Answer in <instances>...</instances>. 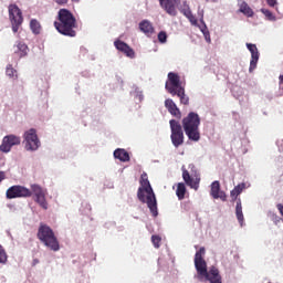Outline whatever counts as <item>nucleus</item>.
I'll use <instances>...</instances> for the list:
<instances>
[{
  "label": "nucleus",
  "mask_w": 283,
  "mask_h": 283,
  "mask_svg": "<svg viewBox=\"0 0 283 283\" xmlns=\"http://www.w3.org/2000/svg\"><path fill=\"white\" fill-rule=\"evenodd\" d=\"M8 262V253L3 245L0 244V264H6Z\"/></svg>",
  "instance_id": "c756f323"
},
{
  "label": "nucleus",
  "mask_w": 283,
  "mask_h": 283,
  "mask_svg": "<svg viewBox=\"0 0 283 283\" xmlns=\"http://www.w3.org/2000/svg\"><path fill=\"white\" fill-rule=\"evenodd\" d=\"M6 74H7V76H9V78H13V81H17L19 78V75L17 74V70H14V67H12V64H9L7 66Z\"/></svg>",
  "instance_id": "a878e982"
},
{
  "label": "nucleus",
  "mask_w": 283,
  "mask_h": 283,
  "mask_svg": "<svg viewBox=\"0 0 283 283\" xmlns=\"http://www.w3.org/2000/svg\"><path fill=\"white\" fill-rule=\"evenodd\" d=\"M263 13H265V17H273V13L269 10H262Z\"/></svg>",
  "instance_id": "ea45409f"
},
{
  "label": "nucleus",
  "mask_w": 283,
  "mask_h": 283,
  "mask_svg": "<svg viewBox=\"0 0 283 283\" xmlns=\"http://www.w3.org/2000/svg\"><path fill=\"white\" fill-rule=\"evenodd\" d=\"M205 248H200L199 251L195 254V268L198 273V279L202 282L210 283H222V276L220 275V271L216 266H211L210 270H207V261H205Z\"/></svg>",
  "instance_id": "f257e3e1"
},
{
  "label": "nucleus",
  "mask_w": 283,
  "mask_h": 283,
  "mask_svg": "<svg viewBox=\"0 0 283 283\" xmlns=\"http://www.w3.org/2000/svg\"><path fill=\"white\" fill-rule=\"evenodd\" d=\"M9 20L11 23L12 32L17 34L19 32V28L23 25V11L19 8V6L12 3L8 7Z\"/></svg>",
  "instance_id": "6e6552de"
},
{
  "label": "nucleus",
  "mask_w": 283,
  "mask_h": 283,
  "mask_svg": "<svg viewBox=\"0 0 283 283\" xmlns=\"http://www.w3.org/2000/svg\"><path fill=\"white\" fill-rule=\"evenodd\" d=\"M203 23V28H207V24H205V22H202Z\"/></svg>",
  "instance_id": "a18cd8bd"
},
{
  "label": "nucleus",
  "mask_w": 283,
  "mask_h": 283,
  "mask_svg": "<svg viewBox=\"0 0 283 283\" xmlns=\"http://www.w3.org/2000/svg\"><path fill=\"white\" fill-rule=\"evenodd\" d=\"M6 196L8 200H13L14 198H31L32 191L23 186H12L7 190Z\"/></svg>",
  "instance_id": "9d476101"
},
{
  "label": "nucleus",
  "mask_w": 283,
  "mask_h": 283,
  "mask_svg": "<svg viewBox=\"0 0 283 283\" xmlns=\"http://www.w3.org/2000/svg\"><path fill=\"white\" fill-rule=\"evenodd\" d=\"M139 30L146 34V36H151L155 32L154 24H151L149 20H143L139 22Z\"/></svg>",
  "instance_id": "f3484780"
},
{
  "label": "nucleus",
  "mask_w": 283,
  "mask_h": 283,
  "mask_svg": "<svg viewBox=\"0 0 283 283\" xmlns=\"http://www.w3.org/2000/svg\"><path fill=\"white\" fill-rule=\"evenodd\" d=\"M163 0H159V3L161 2Z\"/></svg>",
  "instance_id": "09e8293b"
},
{
  "label": "nucleus",
  "mask_w": 283,
  "mask_h": 283,
  "mask_svg": "<svg viewBox=\"0 0 283 283\" xmlns=\"http://www.w3.org/2000/svg\"><path fill=\"white\" fill-rule=\"evenodd\" d=\"M200 22H201V23H205V20L201 19Z\"/></svg>",
  "instance_id": "c03bdc74"
},
{
  "label": "nucleus",
  "mask_w": 283,
  "mask_h": 283,
  "mask_svg": "<svg viewBox=\"0 0 283 283\" xmlns=\"http://www.w3.org/2000/svg\"><path fill=\"white\" fill-rule=\"evenodd\" d=\"M54 28L63 36H76V18L67 9H60L57 12V21L54 22Z\"/></svg>",
  "instance_id": "7ed1b4c3"
},
{
  "label": "nucleus",
  "mask_w": 283,
  "mask_h": 283,
  "mask_svg": "<svg viewBox=\"0 0 283 283\" xmlns=\"http://www.w3.org/2000/svg\"><path fill=\"white\" fill-rule=\"evenodd\" d=\"M235 216L240 227H244V213L242 212V199L237 200Z\"/></svg>",
  "instance_id": "6ab92c4d"
},
{
  "label": "nucleus",
  "mask_w": 283,
  "mask_h": 283,
  "mask_svg": "<svg viewBox=\"0 0 283 283\" xmlns=\"http://www.w3.org/2000/svg\"><path fill=\"white\" fill-rule=\"evenodd\" d=\"M139 182L142 187H139L137 191L138 200H140L143 205H147L154 218H158V201H156V193H154L147 172L142 174Z\"/></svg>",
  "instance_id": "f03ea898"
},
{
  "label": "nucleus",
  "mask_w": 283,
  "mask_h": 283,
  "mask_svg": "<svg viewBox=\"0 0 283 283\" xmlns=\"http://www.w3.org/2000/svg\"><path fill=\"white\" fill-rule=\"evenodd\" d=\"M182 179L190 187L191 189H195V191H198L200 188V177H196L195 179L191 178V175H189L188 170H182Z\"/></svg>",
  "instance_id": "4468645a"
},
{
  "label": "nucleus",
  "mask_w": 283,
  "mask_h": 283,
  "mask_svg": "<svg viewBox=\"0 0 283 283\" xmlns=\"http://www.w3.org/2000/svg\"><path fill=\"white\" fill-rule=\"evenodd\" d=\"M166 90L171 96H178L181 105H189V97L185 94V87L182 86V83H180V76L177 73H168Z\"/></svg>",
  "instance_id": "423d86ee"
},
{
  "label": "nucleus",
  "mask_w": 283,
  "mask_h": 283,
  "mask_svg": "<svg viewBox=\"0 0 283 283\" xmlns=\"http://www.w3.org/2000/svg\"><path fill=\"white\" fill-rule=\"evenodd\" d=\"M57 6H66L69 0H54Z\"/></svg>",
  "instance_id": "e433bc0d"
},
{
  "label": "nucleus",
  "mask_w": 283,
  "mask_h": 283,
  "mask_svg": "<svg viewBox=\"0 0 283 283\" xmlns=\"http://www.w3.org/2000/svg\"><path fill=\"white\" fill-rule=\"evenodd\" d=\"M114 45L118 52H122L125 56H128V59H134V56H136V52H134V49H132L127 43L116 40Z\"/></svg>",
  "instance_id": "f8f14e48"
},
{
  "label": "nucleus",
  "mask_w": 283,
  "mask_h": 283,
  "mask_svg": "<svg viewBox=\"0 0 283 283\" xmlns=\"http://www.w3.org/2000/svg\"><path fill=\"white\" fill-rule=\"evenodd\" d=\"M114 158H117L120 163H129V153L123 148H117L114 151Z\"/></svg>",
  "instance_id": "aec40b11"
},
{
  "label": "nucleus",
  "mask_w": 283,
  "mask_h": 283,
  "mask_svg": "<svg viewBox=\"0 0 283 283\" xmlns=\"http://www.w3.org/2000/svg\"><path fill=\"white\" fill-rule=\"evenodd\" d=\"M182 128L189 140L198 143L200 140V115L198 113L190 112L182 118Z\"/></svg>",
  "instance_id": "20e7f679"
},
{
  "label": "nucleus",
  "mask_w": 283,
  "mask_h": 283,
  "mask_svg": "<svg viewBox=\"0 0 283 283\" xmlns=\"http://www.w3.org/2000/svg\"><path fill=\"white\" fill-rule=\"evenodd\" d=\"M185 193H187V187L185 186V184L179 182L177 185V190H176V196L178 200H185Z\"/></svg>",
  "instance_id": "5701e85b"
},
{
  "label": "nucleus",
  "mask_w": 283,
  "mask_h": 283,
  "mask_svg": "<svg viewBox=\"0 0 283 283\" xmlns=\"http://www.w3.org/2000/svg\"><path fill=\"white\" fill-rule=\"evenodd\" d=\"M169 125L171 132L170 140L174 147L178 148L185 145V132L182 130V125H180V122L170 119Z\"/></svg>",
  "instance_id": "0eeeda50"
},
{
  "label": "nucleus",
  "mask_w": 283,
  "mask_h": 283,
  "mask_svg": "<svg viewBox=\"0 0 283 283\" xmlns=\"http://www.w3.org/2000/svg\"><path fill=\"white\" fill-rule=\"evenodd\" d=\"M247 187L245 184H239L238 186H235L233 188V190H231L230 196L232 198V202H235V200H240V198H238V196H240V193H242V191H244V188Z\"/></svg>",
  "instance_id": "412c9836"
},
{
  "label": "nucleus",
  "mask_w": 283,
  "mask_h": 283,
  "mask_svg": "<svg viewBox=\"0 0 283 283\" xmlns=\"http://www.w3.org/2000/svg\"><path fill=\"white\" fill-rule=\"evenodd\" d=\"M258 61H260V55H254L251 56V61H250V72H253V70H255V67H258Z\"/></svg>",
  "instance_id": "7c9ffc66"
},
{
  "label": "nucleus",
  "mask_w": 283,
  "mask_h": 283,
  "mask_svg": "<svg viewBox=\"0 0 283 283\" xmlns=\"http://www.w3.org/2000/svg\"><path fill=\"white\" fill-rule=\"evenodd\" d=\"M174 3H176L177 6H180V0H171Z\"/></svg>",
  "instance_id": "a19ab883"
},
{
  "label": "nucleus",
  "mask_w": 283,
  "mask_h": 283,
  "mask_svg": "<svg viewBox=\"0 0 283 283\" xmlns=\"http://www.w3.org/2000/svg\"><path fill=\"white\" fill-rule=\"evenodd\" d=\"M165 107L168 109L171 116H175V118H178V119L182 118V113L180 112V108H178L174 99L171 98L166 99Z\"/></svg>",
  "instance_id": "dca6fc26"
},
{
  "label": "nucleus",
  "mask_w": 283,
  "mask_h": 283,
  "mask_svg": "<svg viewBox=\"0 0 283 283\" xmlns=\"http://www.w3.org/2000/svg\"><path fill=\"white\" fill-rule=\"evenodd\" d=\"M203 23V28H207V24H205V22H202Z\"/></svg>",
  "instance_id": "de8ad7c7"
},
{
  "label": "nucleus",
  "mask_w": 283,
  "mask_h": 283,
  "mask_svg": "<svg viewBox=\"0 0 283 283\" xmlns=\"http://www.w3.org/2000/svg\"><path fill=\"white\" fill-rule=\"evenodd\" d=\"M35 202L44 210H48V200L45 199V193L35 197Z\"/></svg>",
  "instance_id": "bb28decb"
},
{
  "label": "nucleus",
  "mask_w": 283,
  "mask_h": 283,
  "mask_svg": "<svg viewBox=\"0 0 283 283\" xmlns=\"http://www.w3.org/2000/svg\"><path fill=\"white\" fill-rule=\"evenodd\" d=\"M21 145V137L17 135H7L2 139V144L0 145V151L3 154H9L12 147Z\"/></svg>",
  "instance_id": "9b49d317"
},
{
  "label": "nucleus",
  "mask_w": 283,
  "mask_h": 283,
  "mask_svg": "<svg viewBox=\"0 0 283 283\" xmlns=\"http://www.w3.org/2000/svg\"><path fill=\"white\" fill-rule=\"evenodd\" d=\"M30 30L33 32V34H41V22H39L36 19H32L30 21Z\"/></svg>",
  "instance_id": "4be33fe9"
},
{
  "label": "nucleus",
  "mask_w": 283,
  "mask_h": 283,
  "mask_svg": "<svg viewBox=\"0 0 283 283\" xmlns=\"http://www.w3.org/2000/svg\"><path fill=\"white\" fill-rule=\"evenodd\" d=\"M159 3L161 6L163 10H165V12L167 14H169L170 17L178 15V10H176V7L178 4H176V2H174L172 0H161Z\"/></svg>",
  "instance_id": "2eb2a0df"
},
{
  "label": "nucleus",
  "mask_w": 283,
  "mask_h": 283,
  "mask_svg": "<svg viewBox=\"0 0 283 283\" xmlns=\"http://www.w3.org/2000/svg\"><path fill=\"white\" fill-rule=\"evenodd\" d=\"M247 48L251 53V56H260V52H258V46L255 44L247 43Z\"/></svg>",
  "instance_id": "c85d7f7f"
},
{
  "label": "nucleus",
  "mask_w": 283,
  "mask_h": 283,
  "mask_svg": "<svg viewBox=\"0 0 283 283\" xmlns=\"http://www.w3.org/2000/svg\"><path fill=\"white\" fill-rule=\"evenodd\" d=\"M203 23V28H207V24H205V22H202Z\"/></svg>",
  "instance_id": "49530a36"
},
{
  "label": "nucleus",
  "mask_w": 283,
  "mask_h": 283,
  "mask_svg": "<svg viewBox=\"0 0 283 283\" xmlns=\"http://www.w3.org/2000/svg\"><path fill=\"white\" fill-rule=\"evenodd\" d=\"M186 19H188V21L191 23V25L199 28L198 19H196L195 14L191 11L186 13Z\"/></svg>",
  "instance_id": "cd10ccee"
},
{
  "label": "nucleus",
  "mask_w": 283,
  "mask_h": 283,
  "mask_svg": "<svg viewBox=\"0 0 283 283\" xmlns=\"http://www.w3.org/2000/svg\"><path fill=\"white\" fill-rule=\"evenodd\" d=\"M157 39L159 43H163V44L167 43V32L160 31L157 35Z\"/></svg>",
  "instance_id": "473e14b6"
},
{
  "label": "nucleus",
  "mask_w": 283,
  "mask_h": 283,
  "mask_svg": "<svg viewBox=\"0 0 283 283\" xmlns=\"http://www.w3.org/2000/svg\"><path fill=\"white\" fill-rule=\"evenodd\" d=\"M71 1H73V3H78V1H81V0H71Z\"/></svg>",
  "instance_id": "79ce46f5"
},
{
  "label": "nucleus",
  "mask_w": 283,
  "mask_h": 283,
  "mask_svg": "<svg viewBox=\"0 0 283 283\" xmlns=\"http://www.w3.org/2000/svg\"><path fill=\"white\" fill-rule=\"evenodd\" d=\"M38 240L44 244L50 251H60L61 244L59 243V239L56 238V234H54V230L50 228V226L45 223H40V227L38 229L36 233Z\"/></svg>",
  "instance_id": "39448f33"
},
{
  "label": "nucleus",
  "mask_w": 283,
  "mask_h": 283,
  "mask_svg": "<svg viewBox=\"0 0 283 283\" xmlns=\"http://www.w3.org/2000/svg\"><path fill=\"white\" fill-rule=\"evenodd\" d=\"M181 14L186 17L187 13L191 12V9L189 8V4L187 2H184L182 7L179 9Z\"/></svg>",
  "instance_id": "f704fd0d"
},
{
  "label": "nucleus",
  "mask_w": 283,
  "mask_h": 283,
  "mask_svg": "<svg viewBox=\"0 0 283 283\" xmlns=\"http://www.w3.org/2000/svg\"><path fill=\"white\" fill-rule=\"evenodd\" d=\"M266 3L270 8H275V6H277V0H266Z\"/></svg>",
  "instance_id": "c9c22d12"
},
{
  "label": "nucleus",
  "mask_w": 283,
  "mask_h": 283,
  "mask_svg": "<svg viewBox=\"0 0 283 283\" xmlns=\"http://www.w3.org/2000/svg\"><path fill=\"white\" fill-rule=\"evenodd\" d=\"M23 138L27 151H36V149L41 147V140H39L36 129L34 128L27 130L23 135Z\"/></svg>",
  "instance_id": "1a4fd4ad"
},
{
  "label": "nucleus",
  "mask_w": 283,
  "mask_h": 283,
  "mask_svg": "<svg viewBox=\"0 0 283 283\" xmlns=\"http://www.w3.org/2000/svg\"><path fill=\"white\" fill-rule=\"evenodd\" d=\"M276 209L280 212V216L283 217V205L282 203L276 205Z\"/></svg>",
  "instance_id": "4c0bfd02"
},
{
  "label": "nucleus",
  "mask_w": 283,
  "mask_h": 283,
  "mask_svg": "<svg viewBox=\"0 0 283 283\" xmlns=\"http://www.w3.org/2000/svg\"><path fill=\"white\" fill-rule=\"evenodd\" d=\"M207 1H211L212 3H216L218 0H207Z\"/></svg>",
  "instance_id": "37998d69"
},
{
  "label": "nucleus",
  "mask_w": 283,
  "mask_h": 283,
  "mask_svg": "<svg viewBox=\"0 0 283 283\" xmlns=\"http://www.w3.org/2000/svg\"><path fill=\"white\" fill-rule=\"evenodd\" d=\"M30 191H31V196L33 193L35 198H38L39 196L45 195V190H43V188L36 184L31 185Z\"/></svg>",
  "instance_id": "b1692460"
},
{
  "label": "nucleus",
  "mask_w": 283,
  "mask_h": 283,
  "mask_svg": "<svg viewBox=\"0 0 283 283\" xmlns=\"http://www.w3.org/2000/svg\"><path fill=\"white\" fill-rule=\"evenodd\" d=\"M240 12H242V14H245V17H253V9H251V7H249L247 2L241 3Z\"/></svg>",
  "instance_id": "393cba45"
},
{
  "label": "nucleus",
  "mask_w": 283,
  "mask_h": 283,
  "mask_svg": "<svg viewBox=\"0 0 283 283\" xmlns=\"http://www.w3.org/2000/svg\"><path fill=\"white\" fill-rule=\"evenodd\" d=\"M270 219L272 220V222H274V224H280V222H282V218H280V216L274 212L270 213Z\"/></svg>",
  "instance_id": "72a5a7b5"
},
{
  "label": "nucleus",
  "mask_w": 283,
  "mask_h": 283,
  "mask_svg": "<svg viewBox=\"0 0 283 283\" xmlns=\"http://www.w3.org/2000/svg\"><path fill=\"white\" fill-rule=\"evenodd\" d=\"M210 196L214 199H221L222 202H227V193L220 190V181H213L211 184Z\"/></svg>",
  "instance_id": "ddd939ff"
},
{
  "label": "nucleus",
  "mask_w": 283,
  "mask_h": 283,
  "mask_svg": "<svg viewBox=\"0 0 283 283\" xmlns=\"http://www.w3.org/2000/svg\"><path fill=\"white\" fill-rule=\"evenodd\" d=\"M6 180V171H0V182H3Z\"/></svg>",
  "instance_id": "58836bf2"
},
{
  "label": "nucleus",
  "mask_w": 283,
  "mask_h": 283,
  "mask_svg": "<svg viewBox=\"0 0 283 283\" xmlns=\"http://www.w3.org/2000/svg\"><path fill=\"white\" fill-rule=\"evenodd\" d=\"M13 52L19 59H23V56L28 54V44L18 42L17 45L13 46Z\"/></svg>",
  "instance_id": "a211bd4d"
},
{
  "label": "nucleus",
  "mask_w": 283,
  "mask_h": 283,
  "mask_svg": "<svg viewBox=\"0 0 283 283\" xmlns=\"http://www.w3.org/2000/svg\"><path fill=\"white\" fill-rule=\"evenodd\" d=\"M151 242H153L155 249H160V242H163V238H160V235L154 234L151 237Z\"/></svg>",
  "instance_id": "2f4dec72"
}]
</instances>
